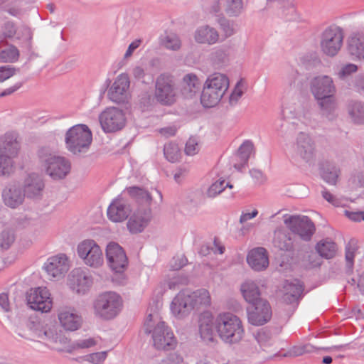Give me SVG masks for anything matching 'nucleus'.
Instances as JSON below:
<instances>
[{
	"label": "nucleus",
	"mask_w": 364,
	"mask_h": 364,
	"mask_svg": "<svg viewBox=\"0 0 364 364\" xmlns=\"http://www.w3.org/2000/svg\"><path fill=\"white\" fill-rule=\"evenodd\" d=\"M20 144L16 134L6 133L0 139V176L9 177L15 171L13 160L18 155Z\"/></svg>",
	"instance_id": "1"
},
{
	"label": "nucleus",
	"mask_w": 364,
	"mask_h": 364,
	"mask_svg": "<svg viewBox=\"0 0 364 364\" xmlns=\"http://www.w3.org/2000/svg\"><path fill=\"white\" fill-rule=\"evenodd\" d=\"M123 301L121 296L114 291L99 294L93 302L94 315L102 320L114 318L122 311Z\"/></svg>",
	"instance_id": "2"
},
{
	"label": "nucleus",
	"mask_w": 364,
	"mask_h": 364,
	"mask_svg": "<svg viewBox=\"0 0 364 364\" xmlns=\"http://www.w3.org/2000/svg\"><path fill=\"white\" fill-rule=\"evenodd\" d=\"M215 331L220 338L228 342V313L220 314L215 323L213 321V315L209 311L201 314L199 318V332L204 341H213Z\"/></svg>",
	"instance_id": "3"
},
{
	"label": "nucleus",
	"mask_w": 364,
	"mask_h": 364,
	"mask_svg": "<svg viewBox=\"0 0 364 364\" xmlns=\"http://www.w3.org/2000/svg\"><path fill=\"white\" fill-rule=\"evenodd\" d=\"M92 141V132L85 124L75 125L65 133L66 148L75 155H81L87 152Z\"/></svg>",
	"instance_id": "4"
},
{
	"label": "nucleus",
	"mask_w": 364,
	"mask_h": 364,
	"mask_svg": "<svg viewBox=\"0 0 364 364\" xmlns=\"http://www.w3.org/2000/svg\"><path fill=\"white\" fill-rule=\"evenodd\" d=\"M311 90L323 110L331 111L335 109L333 95L336 87L331 77L323 75L314 77L311 82Z\"/></svg>",
	"instance_id": "5"
},
{
	"label": "nucleus",
	"mask_w": 364,
	"mask_h": 364,
	"mask_svg": "<svg viewBox=\"0 0 364 364\" xmlns=\"http://www.w3.org/2000/svg\"><path fill=\"white\" fill-rule=\"evenodd\" d=\"M152 315H148L144 323V331L152 333L154 347L158 350H170L176 346V340L171 328L165 322L159 321L152 329Z\"/></svg>",
	"instance_id": "6"
},
{
	"label": "nucleus",
	"mask_w": 364,
	"mask_h": 364,
	"mask_svg": "<svg viewBox=\"0 0 364 364\" xmlns=\"http://www.w3.org/2000/svg\"><path fill=\"white\" fill-rule=\"evenodd\" d=\"M41 161L46 168V173L53 179L64 178L70 171V163L65 157L55 156L46 148L38 151Z\"/></svg>",
	"instance_id": "7"
},
{
	"label": "nucleus",
	"mask_w": 364,
	"mask_h": 364,
	"mask_svg": "<svg viewBox=\"0 0 364 364\" xmlns=\"http://www.w3.org/2000/svg\"><path fill=\"white\" fill-rule=\"evenodd\" d=\"M154 96L163 105H171L176 100V91L172 76L161 74L155 82Z\"/></svg>",
	"instance_id": "8"
},
{
	"label": "nucleus",
	"mask_w": 364,
	"mask_h": 364,
	"mask_svg": "<svg viewBox=\"0 0 364 364\" xmlns=\"http://www.w3.org/2000/svg\"><path fill=\"white\" fill-rule=\"evenodd\" d=\"M101 127L105 133L116 132L122 129L126 124L124 112L117 107H109L99 115Z\"/></svg>",
	"instance_id": "9"
},
{
	"label": "nucleus",
	"mask_w": 364,
	"mask_h": 364,
	"mask_svg": "<svg viewBox=\"0 0 364 364\" xmlns=\"http://www.w3.org/2000/svg\"><path fill=\"white\" fill-rule=\"evenodd\" d=\"M284 223L293 232L298 234L304 240H310L316 228L313 222L304 215H284Z\"/></svg>",
	"instance_id": "10"
},
{
	"label": "nucleus",
	"mask_w": 364,
	"mask_h": 364,
	"mask_svg": "<svg viewBox=\"0 0 364 364\" xmlns=\"http://www.w3.org/2000/svg\"><path fill=\"white\" fill-rule=\"evenodd\" d=\"M343 41L342 31L338 27H328L322 33L320 43L322 53L333 57L341 50Z\"/></svg>",
	"instance_id": "11"
},
{
	"label": "nucleus",
	"mask_w": 364,
	"mask_h": 364,
	"mask_svg": "<svg viewBox=\"0 0 364 364\" xmlns=\"http://www.w3.org/2000/svg\"><path fill=\"white\" fill-rule=\"evenodd\" d=\"M78 256L87 265L97 268L103 264V254L100 246L92 240L80 242L77 248Z\"/></svg>",
	"instance_id": "12"
},
{
	"label": "nucleus",
	"mask_w": 364,
	"mask_h": 364,
	"mask_svg": "<svg viewBox=\"0 0 364 364\" xmlns=\"http://www.w3.org/2000/svg\"><path fill=\"white\" fill-rule=\"evenodd\" d=\"M26 301L30 309L41 313L50 311L53 305L50 294L46 287L31 289L26 293Z\"/></svg>",
	"instance_id": "13"
},
{
	"label": "nucleus",
	"mask_w": 364,
	"mask_h": 364,
	"mask_svg": "<svg viewBox=\"0 0 364 364\" xmlns=\"http://www.w3.org/2000/svg\"><path fill=\"white\" fill-rule=\"evenodd\" d=\"M249 322L254 326H262L270 321L272 311L269 303L262 299L252 304V306L247 310Z\"/></svg>",
	"instance_id": "14"
},
{
	"label": "nucleus",
	"mask_w": 364,
	"mask_h": 364,
	"mask_svg": "<svg viewBox=\"0 0 364 364\" xmlns=\"http://www.w3.org/2000/svg\"><path fill=\"white\" fill-rule=\"evenodd\" d=\"M303 290L304 287L299 281H287L283 284L282 289H279V296L284 304L289 305L290 310L294 311Z\"/></svg>",
	"instance_id": "15"
},
{
	"label": "nucleus",
	"mask_w": 364,
	"mask_h": 364,
	"mask_svg": "<svg viewBox=\"0 0 364 364\" xmlns=\"http://www.w3.org/2000/svg\"><path fill=\"white\" fill-rule=\"evenodd\" d=\"M106 257L109 266L116 272H123L128 264L127 257L123 248L114 242L107 245Z\"/></svg>",
	"instance_id": "16"
},
{
	"label": "nucleus",
	"mask_w": 364,
	"mask_h": 364,
	"mask_svg": "<svg viewBox=\"0 0 364 364\" xmlns=\"http://www.w3.org/2000/svg\"><path fill=\"white\" fill-rule=\"evenodd\" d=\"M195 307L192 292L188 290L181 291L171 304L172 313L178 318L188 315Z\"/></svg>",
	"instance_id": "17"
},
{
	"label": "nucleus",
	"mask_w": 364,
	"mask_h": 364,
	"mask_svg": "<svg viewBox=\"0 0 364 364\" xmlns=\"http://www.w3.org/2000/svg\"><path fill=\"white\" fill-rule=\"evenodd\" d=\"M43 268L50 279H60L68 271V257L64 254H60L48 259Z\"/></svg>",
	"instance_id": "18"
},
{
	"label": "nucleus",
	"mask_w": 364,
	"mask_h": 364,
	"mask_svg": "<svg viewBox=\"0 0 364 364\" xmlns=\"http://www.w3.org/2000/svg\"><path fill=\"white\" fill-rule=\"evenodd\" d=\"M255 154V149L253 142L250 140L245 141L232 156V168L236 171L243 172L247 166L249 159Z\"/></svg>",
	"instance_id": "19"
},
{
	"label": "nucleus",
	"mask_w": 364,
	"mask_h": 364,
	"mask_svg": "<svg viewBox=\"0 0 364 364\" xmlns=\"http://www.w3.org/2000/svg\"><path fill=\"white\" fill-rule=\"evenodd\" d=\"M294 151L297 156L304 161L311 162L315 159V144L306 134L301 132L296 137Z\"/></svg>",
	"instance_id": "20"
},
{
	"label": "nucleus",
	"mask_w": 364,
	"mask_h": 364,
	"mask_svg": "<svg viewBox=\"0 0 364 364\" xmlns=\"http://www.w3.org/2000/svg\"><path fill=\"white\" fill-rule=\"evenodd\" d=\"M151 218V210L149 207L139 208L129 219L127 226L132 234L141 232Z\"/></svg>",
	"instance_id": "21"
},
{
	"label": "nucleus",
	"mask_w": 364,
	"mask_h": 364,
	"mask_svg": "<svg viewBox=\"0 0 364 364\" xmlns=\"http://www.w3.org/2000/svg\"><path fill=\"white\" fill-rule=\"evenodd\" d=\"M92 284V277L85 269L75 268L69 274V285L78 294H85Z\"/></svg>",
	"instance_id": "22"
},
{
	"label": "nucleus",
	"mask_w": 364,
	"mask_h": 364,
	"mask_svg": "<svg viewBox=\"0 0 364 364\" xmlns=\"http://www.w3.org/2000/svg\"><path fill=\"white\" fill-rule=\"evenodd\" d=\"M130 81L127 74L122 73L117 76L108 92L109 98L116 103L124 102L127 99V90Z\"/></svg>",
	"instance_id": "23"
},
{
	"label": "nucleus",
	"mask_w": 364,
	"mask_h": 364,
	"mask_svg": "<svg viewBox=\"0 0 364 364\" xmlns=\"http://www.w3.org/2000/svg\"><path fill=\"white\" fill-rule=\"evenodd\" d=\"M129 203L122 198L114 200L107 208V216L110 220L119 223L125 220L132 213Z\"/></svg>",
	"instance_id": "24"
},
{
	"label": "nucleus",
	"mask_w": 364,
	"mask_h": 364,
	"mask_svg": "<svg viewBox=\"0 0 364 364\" xmlns=\"http://www.w3.org/2000/svg\"><path fill=\"white\" fill-rule=\"evenodd\" d=\"M58 319L61 326L68 331H73L78 329L82 319L76 310L72 307H62L59 309Z\"/></svg>",
	"instance_id": "25"
},
{
	"label": "nucleus",
	"mask_w": 364,
	"mask_h": 364,
	"mask_svg": "<svg viewBox=\"0 0 364 364\" xmlns=\"http://www.w3.org/2000/svg\"><path fill=\"white\" fill-rule=\"evenodd\" d=\"M44 182L42 178L36 173L29 174L23 182V194L25 197L31 199H39L42 196L44 188Z\"/></svg>",
	"instance_id": "26"
},
{
	"label": "nucleus",
	"mask_w": 364,
	"mask_h": 364,
	"mask_svg": "<svg viewBox=\"0 0 364 364\" xmlns=\"http://www.w3.org/2000/svg\"><path fill=\"white\" fill-rule=\"evenodd\" d=\"M1 196L5 205L13 209L21 205L25 198L21 188L15 184L7 186L3 190Z\"/></svg>",
	"instance_id": "27"
},
{
	"label": "nucleus",
	"mask_w": 364,
	"mask_h": 364,
	"mask_svg": "<svg viewBox=\"0 0 364 364\" xmlns=\"http://www.w3.org/2000/svg\"><path fill=\"white\" fill-rule=\"evenodd\" d=\"M249 265L255 271H262L269 266V258L264 247H256L250 250L247 257Z\"/></svg>",
	"instance_id": "28"
},
{
	"label": "nucleus",
	"mask_w": 364,
	"mask_h": 364,
	"mask_svg": "<svg viewBox=\"0 0 364 364\" xmlns=\"http://www.w3.org/2000/svg\"><path fill=\"white\" fill-rule=\"evenodd\" d=\"M228 90V87L224 90H215L210 85L204 84L203 90L200 95V102L204 107H213L218 104L222 97Z\"/></svg>",
	"instance_id": "29"
},
{
	"label": "nucleus",
	"mask_w": 364,
	"mask_h": 364,
	"mask_svg": "<svg viewBox=\"0 0 364 364\" xmlns=\"http://www.w3.org/2000/svg\"><path fill=\"white\" fill-rule=\"evenodd\" d=\"M200 90V82L196 75L187 74L183 77L181 94L185 98L193 97Z\"/></svg>",
	"instance_id": "30"
},
{
	"label": "nucleus",
	"mask_w": 364,
	"mask_h": 364,
	"mask_svg": "<svg viewBox=\"0 0 364 364\" xmlns=\"http://www.w3.org/2000/svg\"><path fill=\"white\" fill-rule=\"evenodd\" d=\"M348 51L356 58H364V33H356L353 34L348 40Z\"/></svg>",
	"instance_id": "31"
},
{
	"label": "nucleus",
	"mask_w": 364,
	"mask_h": 364,
	"mask_svg": "<svg viewBox=\"0 0 364 364\" xmlns=\"http://www.w3.org/2000/svg\"><path fill=\"white\" fill-rule=\"evenodd\" d=\"M195 40L198 43L214 44L218 39V33L215 28L208 26L199 27L195 32Z\"/></svg>",
	"instance_id": "32"
},
{
	"label": "nucleus",
	"mask_w": 364,
	"mask_h": 364,
	"mask_svg": "<svg viewBox=\"0 0 364 364\" xmlns=\"http://www.w3.org/2000/svg\"><path fill=\"white\" fill-rule=\"evenodd\" d=\"M240 290L245 301L250 304H255L260 298V291L257 284L251 280H247L241 285Z\"/></svg>",
	"instance_id": "33"
},
{
	"label": "nucleus",
	"mask_w": 364,
	"mask_h": 364,
	"mask_svg": "<svg viewBox=\"0 0 364 364\" xmlns=\"http://www.w3.org/2000/svg\"><path fill=\"white\" fill-rule=\"evenodd\" d=\"M244 328L240 318L229 315V342L237 343L243 338Z\"/></svg>",
	"instance_id": "34"
},
{
	"label": "nucleus",
	"mask_w": 364,
	"mask_h": 364,
	"mask_svg": "<svg viewBox=\"0 0 364 364\" xmlns=\"http://www.w3.org/2000/svg\"><path fill=\"white\" fill-rule=\"evenodd\" d=\"M318 254L326 259L334 257L338 251L336 243L330 238L322 239L315 246Z\"/></svg>",
	"instance_id": "35"
},
{
	"label": "nucleus",
	"mask_w": 364,
	"mask_h": 364,
	"mask_svg": "<svg viewBox=\"0 0 364 364\" xmlns=\"http://www.w3.org/2000/svg\"><path fill=\"white\" fill-rule=\"evenodd\" d=\"M347 109L348 115L354 123H364V104L363 102L351 101Z\"/></svg>",
	"instance_id": "36"
},
{
	"label": "nucleus",
	"mask_w": 364,
	"mask_h": 364,
	"mask_svg": "<svg viewBox=\"0 0 364 364\" xmlns=\"http://www.w3.org/2000/svg\"><path fill=\"white\" fill-rule=\"evenodd\" d=\"M129 195L133 198L136 199L139 203H144V207H149L151 204L152 198L150 193L142 188L139 187L133 186L127 189Z\"/></svg>",
	"instance_id": "37"
},
{
	"label": "nucleus",
	"mask_w": 364,
	"mask_h": 364,
	"mask_svg": "<svg viewBox=\"0 0 364 364\" xmlns=\"http://www.w3.org/2000/svg\"><path fill=\"white\" fill-rule=\"evenodd\" d=\"M247 90V84L245 79L240 78L235 85L229 95V105H235Z\"/></svg>",
	"instance_id": "38"
},
{
	"label": "nucleus",
	"mask_w": 364,
	"mask_h": 364,
	"mask_svg": "<svg viewBox=\"0 0 364 364\" xmlns=\"http://www.w3.org/2000/svg\"><path fill=\"white\" fill-rule=\"evenodd\" d=\"M321 174L326 183L335 185L338 181L340 170L334 166L326 164L323 166Z\"/></svg>",
	"instance_id": "39"
},
{
	"label": "nucleus",
	"mask_w": 364,
	"mask_h": 364,
	"mask_svg": "<svg viewBox=\"0 0 364 364\" xmlns=\"http://www.w3.org/2000/svg\"><path fill=\"white\" fill-rule=\"evenodd\" d=\"M274 245L281 250L289 251L293 247V242L289 237L280 230L274 233Z\"/></svg>",
	"instance_id": "40"
},
{
	"label": "nucleus",
	"mask_w": 364,
	"mask_h": 364,
	"mask_svg": "<svg viewBox=\"0 0 364 364\" xmlns=\"http://www.w3.org/2000/svg\"><path fill=\"white\" fill-rule=\"evenodd\" d=\"M215 90H224L228 87V77L220 73H215L205 82Z\"/></svg>",
	"instance_id": "41"
},
{
	"label": "nucleus",
	"mask_w": 364,
	"mask_h": 364,
	"mask_svg": "<svg viewBox=\"0 0 364 364\" xmlns=\"http://www.w3.org/2000/svg\"><path fill=\"white\" fill-rule=\"evenodd\" d=\"M19 55V50L16 46H9L4 49H1L0 62L14 63L18 60Z\"/></svg>",
	"instance_id": "42"
},
{
	"label": "nucleus",
	"mask_w": 364,
	"mask_h": 364,
	"mask_svg": "<svg viewBox=\"0 0 364 364\" xmlns=\"http://www.w3.org/2000/svg\"><path fill=\"white\" fill-rule=\"evenodd\" d=\"M164 154L166 159L171 162H177L181 157V151L178 145L175 143H168L164 145Z\"/></svg>",
	"instance_id": "43"
},
{
	"label": "nucleus",
	"mask_w": 364,
	"mask_h": 364,
	"mask_svg": "<svg viewBox=\"0 0 364 364\" xmlns=\"http://www.w3.org/2000/svg\"><path fill=\"white\" fill-rule=\"evenodd\" d=\"M195 301V306H209L211 303V299L208 290L205 289H198L192 292Z\"/></svg>",
	"instance_id": "44"
},
{
	"label": "nucleus",
	"mask_w": 364,
	"mask_h": 364,
	"mask_svg": "<svg viewBox=\"0 0 364 364\" xmlns=\"http://www.w3.org/2000/svg\"><path fill=\"white\" fill-rule=\"evenodd\" d=\"M225 251V247L220 245L218 240L215 238L213 245L209 244L202 245L198 250V253L201 256L205 257L209 255L211 252H213L214 253L218 252L220 254H223Z\"/></svg>",
	"instance_id": "45"
},
{
	"label": "nucleus",
	"mask_w": 364,
	"mask_h": 364,
	"mask_svg": "<svg viewBox=\"0 0 364 364\" xmlns=\"http://www.w3.org/2000/svg\"><path fill=\"white\" fill-rule=\"evenodd\" d=\"M228 188V182L223 178H220L212 183L207 189L206 196L208 198H215Z\"/></svg>",
	"instance_id": "46"
},
{
	"label": "nucleus",
	"mask_w": 364,
	"mask_h": 364,
	"mask_svg": "<svg viewBox=\"0 0 364 364\" xmlns=\"http://www.w3.org/2000/svg\"><path fill=\"white\" fill-rule=\"evenodd\" d=\"M255 338L257 340L260 348L264 350H267L272 344V341L269 332L263 329L258 331L255 334Z\"/></svg>",
	"instance_id": "47"
},
{
	"label": "nucleus",
	"mask_w": 364,
	"mask_h": 364,
	"mask_svg": "<svg viewBox=\"0 0 364 364\" xmlns=\"http://www.w3.org/2000/svg\"><path fill=\"white\" fill-rule=\"evenodd\" d=\"M358 247L357 241L350 240L346 247V259L350 269L353 266L354 258Z\"/></svg>",
	"instance_id": "48"
},
{
	"label": "nucleus",
	"mask_w": 364,
	"mask_h": 364,
	"mask_svg": "<svg viewBox=\"0 0 364 364\" xmlns=\"http://www.w3.org/2000/svg\"><path fill=\"white\" fill-rule=\"evenodd\" d=\"M15 240V236L11 230H4L0 232V250H8Z\"/></svg>",
	"instance_id": "49"
},
{
	"label": "nucleus",
	"mask_w": 364,
	"mask_h": 364,
	"mask_svg": "<svg viewBox=\"0 0 364 364\" xmlns=\"http://www.w3.org/2000/svg\"><path fill=\"white\" fill-rule=\"evenodd\" d=\"M163 44L166 48L172 50H178L181 46V40L175 34L166 36L163 41Z\"/></svg>",
	"instance_id": "50"
},
{
	"label": "nucleus",
	"mask_w": 364,
	"mask_h": 364,
	"mask_svg": "<svg viewBox=\"0 0 364 364\" xmlns=\"http://www.w3.org/2000/svg\"><path fill=\"white\" fill-rule=\"evenodd\" d=\"M97 344L96 341L92 338L87 339L77 340L71 343L70 348L72 350L85 349L92 347Z\"/></svg>",
	"instance_id": "51"
},
{
	"label": "nucleus",
	"mask_w": 364,
	"mask_h": 364,
	"mask_svg": "<svg viewBox=\"0 0 364 364\" xmlns=\"http://www.w3.org/2000/svg\"><path fill=\"white\" fill-rule=\"evenodd\" d=\"M213 12L215 14L216 21L220 25L221 28L226 32L228 30V21L225 16L220 14L221 11L220 5L218 2L215 3L212 7Z\"/></svg>",
	"instance_id": "52"
},
{
	"label": "nucleus",
	"mask_w": 364,
	"mask_h": 364,
	"mask_svg": "<svg viewBox=\"0 0 364 364\" xmlns=\"http://www.w3.org/2000/svg\"><path fill=\"white\" fill-rule=\"evenodd\" d=\"M18 70L11 65L0 66V83L14 76Z\"/></svg>",
	"instance_id": "53"
},
{
	"label": "nucleus",
	"mask_w": 364,
	"mask_h": 364,
	"mask_svg": "<svg viewBox=\"0 0 364 364\" xmlns=\"http://www.w3.org/2000/svg\"><path fill=\"white\" fill-rule=\"evenodd\" d=\"M107 358V351L90 353L85 356V360L93 364H100Z\"/></svg>",
	"instance_id": "54"
},
{
	"label": "nucleus",
	"mask_w": 364,
	"mask_h": 364,
	"mask_svg": "<svg viewBox=\"0 0 364 364\" xmlns=\"http://www.w3.org/2000/svg\"><path fill=\"white\" fill-rule=\"evenodd\" d=\"M242 9V0H229V16H237Z\"/></svg>",
	"instance_id": "55"
},
{
	"label": "nucleus",
	"mask_w": 364,
	"mask_h": 364,
	"mask_svg": "<svg viewBox=\"0 0 364 364\" xmlns=\"http://www.w3.org/2000/svg\"><path fill=\"white\" fill-rule=\"evenodd\" d=\"M322 196L325 200H326L328 203H331L334 206L340 207L346 205V200L341 198H337L330 192L326 190L323 191Z\"/></svg>",
	"instance_id": "56"
},
{
	"label": "nucleus",
	"mask_w": 364,
	"mask_h": 364,
	"mask_svg": "<svg viewBox=\"0 0 364 364\" xmlns=\"http://www.w3.org/2000/svg\"><path fill=\"white\" fill-rule=\"evenodd\" d=\"M199 146L197 140L191 137L186 142L185 152L187 155L193 156L198 153Z\"/></svg>",
	"instance_id": "57"
},
{
	"label": "nucleus",
	"mask_w": 364,
	"mask_h": 364,
	"mask_svg": "<svg viewBox=\"0 0 364 364\" xmlns=\"http://www.w3.org/2000/svg\"><path fill=\"white\" fill-rule=\"evenodd\" d=\"M36 337L41 339L48 340L54 343L58 342V336L51 329H46L41 328V330H39Z\"/></svg>",
	"instance_id": "58"
},
{
	"label": "nucleus",
	"mask_w": 364,
	"mask_h": 364,
	"mask_svg": "<svg viewBox=\"0 0 364 364\" xmlns=\"http://www.w3.org/2000/svg\"><path fill=\"white\" fill-rule=\"evenodd\" d=\"M358 70V67L355 64L349 63L343 65L340 71L338 73V76L343 79L352 73H355Z\"/></svg>",
	"instance_id": "59"
},
{
	"label": "nucleus",
	"mask_w": 364,
	"mask_h": 364,
	"mask_svg": "<svg viewBox=\"0 0 364 364\" xmlns=\"http://www.w3.org/2000/svg\"><path fill=\"white\" fill-rule=\"evenodd\" d=\"M187 262V259L183 255L175 257L171 261V267L173 270H178L186 265Z\"/></svg>",
	"instance_id": "60"
},
{
	"label": "nucleus",
	"mask_w": 364,
	"mask_h": 364,
	"mask_svg": "<svg viewBox=\"0 0 364 364\" xmlns=\"http://www.w3.org/2000/svg\"><path fill=\"white\" fill-rule=\"evenodd\" d=\"M27 328L31 330L36 336L39 330L41 328V325L37 318H30L26 323Z\"/></svg>",
	"instance_id": "61"
},
{
	"label": "nucleus",
	"mask_w": 364,
	"mask_h": 364,
	"mask_svg": "<svg viewBox=\"0 0 364 364\" xmlns=\"http://www.w3.org/2000/svg\"><path fill=\"white\" fill-rule=\"evenodd\" d=\"M345 215L350 220L355 222L364 221V212H352L349 210H345Z\"/></svg>",
	"instance_id": "62"
},
{
	"label": "nucleus",
	"mask_w": 364,
	"mask_h": 364,
	"mask_svg": "<svg viewBox=\"0 0 364 364\" xmlns=\"http://www.w3.org/2000/svg\"><path fill=\"white\" fill-rule=\"evenodd\" d=\"M16 33L17 30L14 23L9 21L5 23L4 33L6 37L12 38Z\"/></svg>",
	"instance_id": "63"
},
{
	"label": "nucleus",
	"mask_w": 364,
	"mask_h": 364,
	"mask_svg": "<svg viewBox=\"0 0 364 364\" xmlns=\"http://www.w3.org/2000/svg\"><path fill=\"white\" fill-rule=\"evenodd\" d=\"M182 361L181 357L176 353H170L168 357L162 360V364H178Z\"/></svg>",
	"instance_id": "64"
}]
</instances>
